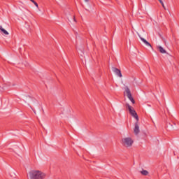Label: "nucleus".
Returning <instances> with one entry per match:
<instances>
[{
	"label": "nucleus",
	"instance_id": "1",
	"mask_svg": "<svg viewBox=\"0 0 179 179\" xmlns=\"http://www.w3.org/2000/svg\"><path fill=\"white\" fill-rule=\"evenodd\" d=\"M29 177L30 179H44L45 178V173L38 170H32L29 172Z\"/></svg>",
	"mask_w": 179,
	"mask_h": 179
},
{
	"label": "nucleus",
	"instance_id": "2",
	"mask_svg": "<svg viewBox=\"0 0 179 179\" xmlns=\"http://www.w3.org/2000/svg\"><path fill=\"white\" fill-rule=\"evenodd\" d=\"M122 143L125 148H131L134 145V140L131 137H126L122 139Z\"/></svg>",
	"mask_w": 179,
	"mask_h": 179
},
{
	"label": "nucleus",
	"instance_id": "3",
	"mask_svg": "<svg viewBox=\"0 0 179 179\" xmlns=\"http://www.w3.org/2000/svg\"><path fill=\"white\" fill-rule=\"evenodd\" d=\"M126 107L129 110L131 115H132V117H134V118H135L136 121H139V117L138 116V113H136V111H135V109H134V108H132V106H131L129 103H127Z\"/></svg>",
	"mask_w": 179,
	"mask_h": 179
},
{
	"label": "nucleus",
	"instance_id": "4",
	"mask_svg": "<svg viewBox=\"0 0 179 179\" xmlns=\"http://www.w3.org/2000/svg\"><path fill=\"white\" fill-rule=\"evenodd\" d=\"M124 90H125L124 93L127 94V96L129 99V100H130V101H131L133 104H135V100L132 97V94H131V90H129L128 86H126L124 87Z\"/></svg>",
	"mask_w": 179,
	"mask_h": 179
},
{
	"label": "nucleus",
	"instance_id": "5",
	"mask_svg": "<svg viewBox=\"0 0 179 179\" xmlns=\"http://www.w3.org/2000/svg\"><path fill=\"white\" fill-rule=\"evenodd\" d=\"M139 132H141V130L139 129V122H138V120H136L134 124V133L135 135H138Z\"/></svg>",
	"mask_w": 179,
	"mask_h": 179
},
{
	"label": "nucleus",
	"instance_id": "6",
	"mask_svg": "<svg viewBox=\"0 0 179 179\" xmlns=\"http://www.w3.org/2000/svg\"><path fill=\"white\" fill-rule=\"evenodd\" d=\"M112 71L113 72H114V73H115V75H117V76H118L119 78H122V73H121V70L115 67H113Z\"/></svg>",
	"mask_w": 179,
	"mask_h": 179
},
{
	"label": "nucleus",
	"instance_id": "7",
	"mask_svg": "<svg viewBox=\"0 0 179 179\" xmlns=\"http://www.w3.org/2000/svg\"><path fill=\"white\" fill-rule=\"evenodd\" d=\"M140 39L141 40V41H143V43H144L145 45H146L147 47H152V45L148 42V41H146V39L140 37Z\"/></svg>",
	"mask_w": 179,
	"mask_h": 179
},
{
	"label": "nucleus",
	"instance_id": "8",
	"mask_svg": "<svg viewBox=\"0 0 179 179\" xmlns=\"http://www.w3.org/2000/svg\"><path fill=\"white\" fill-rule=\"evenodd\" d=\"M157 48H158L159 52H161V54H166V50H164V48H163V47L158 46Z\"/></svg>",
	"mask_w": 179,
	"mask_h": 179
},
{
	"label": "nucleus",
	"instance_id": "9",
	"mask_svg": "<svg viewBox=\"0 0 179 179\" xmlns=\"http://www.w3.org/2000/svg\"><path fill=\"white\" fill-rule=\"evenodd\" d=\"M0 30L1 31H2L4 34H6V36H8L9 34V32H8V31H6V29H3L2 27V26H0Z\"/></svg>",
	"mask_w": 179,
	"mask_h": 179
},
{
	"label": "nucleus",
	"instance_id": "10",
	"mask_svg": "<svg viewBox=\"0 0 179 179\" xmlns=\"http://www.w3.org/2000/svg\"><path fill=\"white\" fill-rule=\"evenodd\" d=\"M141 173L143 175V176H148V174H149V172L146 170H142L141 171Z\"/></svg>",
	"mask_w": 179,
	"mask_h": 179
},
{
	"label": "nucleus",
	"instance_id": "11",
	"mask_svg": "<svg viewBox=\"0 0 179 179\" xmlns=\"http://www.w3.org/2000/svg\"><path fill=\"white\" fill-rule=\"evenodd\" d=\"M159 2H160L161 5L163 6L164 9H166V7L164 6V3L163 2V0H158Z\"/></svg>",
	"mask_w": 179,
	"mask_h": 179
},
{
	"label": "nucleus",
	"instance_id": "12",
	"mask_svg": "<svg viewBox=\"0 0 179 179\" xmlns=\"http://www.w3.org/2000/svg\"><path fill=\"white\" fill-rule=\"evenodd\" d=\"M31 2L33 3H34L35 6H36V8H38V3H37V2H36L34 0H31Z\"/></svg>",
	"mask_w": 179,
	"mask_h": 179
},
{
	"label": "nucleus",
	"instance_id": "13",
	"mask_svg": "<svg viewBox=\"0 0 179 179\" xmlns=\"http://www.w3.org/2000/svg\"><path fill=\"white\" fill-rule=\"evenodd\" d=\"M73 20H74V22H76V20L75 19V17L73 18Z\"/></svg>",
	"mask_w": 179,
	"mask_h": 179
},
{
	"label": "nucleus",
	"instance_id": "14",
	"mask_svg": "<svg viewBox=\"0 0 179 179\" xmlns=\"http://www.w3.org/2000/svg\"><path fill=\"white\" fill-rule=\"evenodd\" d=\"M85 2H88L89 1V0H85Z\"/></svg>",
	"mask_w": 179,
	"mask_h": 179
},
{
	"label": "nucleus",
	"instance_id": "15",
	"mask_svg": "<svg viewBox=\"0 0 179 179\" xmlns=\"http://www.w3.org/2000/svg\"><path fill=\"white\" fill-rule=\"evenodd\" d=\"M138 36H139V37H141V36H140V35H138Z\"/></svg>",
	"mask_w": 179,
	"mask_h": 179
},
{
	"label": "nucleus",
	"instance_id": "16",
	"mask_svg": "<svg viewBox=\"0 0 179 179\" xmlns=\"http://www.w3.org/2000/svg\"><path fill=\"white\" fill-rule=\"evenodd\" d=\"M31 1V0H30Z\"/></svg>",
	"mask_w": 179,
	"mask_h": 179
}]
</instances>
